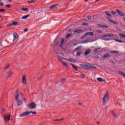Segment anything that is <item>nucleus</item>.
<instances>
[{
    "label": "nucleus",
    "mask_w": 125,
    "mask_h": 125,
    "mask_svg": "<svg viewBox=\"0 0 125 125\" xmlns=\"http://www.w3.org/2000/svg\"><path fill=\"white\" fill-rule=\"evenodd\" d=\"M103 106H106L109 101V92H106L103 98Z\"/></svg>",
    "instance_id": "nucleus-1"
},
{
    "label": "nucleus",
    "mask_w": 125,
    "mask_h": 125,
    "mask_svg": "<svg viewBox=\"0 0 125 125\" xmlns=\"http://www.w3.org/2000/svg\"><path fill=\"white\" fill-rule=\"evenodd\" d=\"M37 107V104L36 103H30L27 105L28 109H30L31 110H33V109H35Z\"/></svg>",
    "instance_id": "nucleus-2"
},
{
    "label": "nucleus",
    "mask_w": 125,
    "mask_h": 125,
    "mask_svg": "<svg viewBox=\"0 0 125 125\" xmlns=\"http://www.w3.org/2000/svg\"><path fill=\"white\" fill-rule=\"evenodd\" d=\"M94 35V33H93V32H87L81 37V39L83 40V39H84V38H86L87 36H93Z\"/></svg>",
    "instance_id": "nucleus-3"
},
{
    "label": "nucleus",
    "mask_w": 125,
    "mask_h": 125,
    "mask_svg": "<svg viewBox=\"0 0 125 125\" xmlns=\"http://www.w3.org/2000/svg\"><path fill=\"white\" fill-rule=\"evenodd\" d=\"M31 114V111H25L23 113H21L19 117L20 118H22L23 117H26L27 116H28V115H30Z\"/></svg>",
    "instance_id": "nucleus-4"
},
{
    "label": "nucleus",
    "mask_w": 125,
    "mask_h": 125,
    "mask_svg": "<svg viewBox=\"0 0 125 125\" xmlns=\"http://www.w3.org/2000/svg\"><path fill=\"white\" fill-rule=\"evenodd\" d=\"M3 117L4 118V122H9V120H10V115L3 114Z\"/></svg>",
    "instance_id": "nucleus-5"
},
{
    "label": "nucleus",
    "mask_w": 125,
    "mask_h": 125,
    "mask_svg": "<svg viewBox=\"0 0 125 125\" xmlns=\"http://www.w3.org/2000/svg\"><path fill=\"white\" fill-rule=\"evenodd\" d=\"M115 10L116 11V13H117L119 16H125V14L123 12L120 11V10L116 9Z\"/></svg>",
    "instance_id": "nucleus-6"
},
{
    "label": "nucleus",
    "mask_w": 125,
    "mask_h": 125,
    "mask_svg": "<svg viewBox=\"0 0 125 125\" xmlns=\"http://www.w3.org/2000/svg\"><path fill=\"white\" fill-rule=\"evenodd\" d=\"M26 78H27L26 75H24L22 76V83L23 84H27V80H26Z\"/></svg>",
    "instance_id": "nucleus-7"
},
{
    "label": "nucleus",
    "mask_w": 125,
    "mask_h": 125,
    "mask_svg": "<svg viewBox=\"0 0 125 125\" xmlns=\"http://www.w3.org/2000/svg\"><path fill=\"white\" fill-rule=\"evenodd\" d=\"M85 68H88V69H96V67L90 65V64H89V63L86 64Z\"/></svg>",
    "instance_id": "nucleus-8"
},
{
    "label": "nucleus",
    "mask_w": 125,
    "mask_h": 125,
    "mask_svg": "<svg viewBox=\"0 0 125 125\" xmlns=\"http://www.w3.org/2000/svg\"><path fill=\"white\" fill-rule=\"evenodd\" d=\"M84 30L82 29H78L73 31V33H76L77 34H82V33H83Z\"/></svg>",
    "instance_id": "nucleus-9"
},
{
    "label": "nucleus",
    "mask_w": 125,
    "mask_h": 125,
    "mask_svg": "<svg viewBox=\"0 0 125 125\" xmlns=\"http://www.w3.org/2000/svg\"><path fill=\"white\" fill-rule=\"evenodd\" d=\"M97 80V81H98V82H100V83H103L106 81V80L102 78H98Z\"/></svg>",
    "instance_id": "nucleus-10"
},
{
    "label": "nucleus",
    "mask_w": 125,
    "mask_h": 125,
    "mask_svg": "<svg viewBox=\"0 0 125 125\" xmlns=\"http://www.w3.org/2000/svg\"><path fill=\"white\" fill-rule=\"evenodd\" d=\"M57 6H58V4H54L50 7V9H57Z\"/></svg>",
    "instance_id": "nucleus-11"
},
{
    "label": "nucleus",
    "mask_w": 125,
    "mask_h": 125,
    "mask_svg": "<svg viewBox=\"0 0 125 125\" xmlns=\"http://www.w3.org/2000/svg\"><path fill=\"white\" fill-rule=\"evenodd\" d=\"M14 40L13 42H15V40H17V38H18V34L17 33H14Z\"/></svg>",
    "instance_id": "nucleus-12"
},
{
    "label": "nucleus",
    "mask_w": 125,
    "mask_h": 125,
    "mask_svg": "<svg viewBox=\"0 0 125 125\" xmlns=\"http://www.w3.org/2000/svg\"><path fill=\"white\" fill-rule=\"evenodd\" d=\"M7 74L8 78H10V77H11V75L13 74V72L11 71H8L7 72Z\"/></svg>",
    "instance_id": "nucleus-13"
},
{
    "label": "nucleus",
    "mask_w": 125,
    "mask_h": 125,
    "mask_svg": "<svg viewBox=\"0 0 125 125\" xmlns=\"http://www.w3.org/2000/svg\"><path fill=\"white\" fill-rule=\"evenodd\" d=\"M18 101V105L19 106H22L23 105V101L21 100H19Z\"/></svg>",
    "instance_id": "nucleus-14"
},
{
    "label": "nucleus",
    "mask_w": 125,
    "mask_h": 125,
    "mask_svg": "<svg viewBox=\"0 0 125 125\" xmlns=\"http://www.w3.org/2000/svg\"><path fill=\"white\" fill-rule=\"evenodd\" d=\"M10 67V64L8 63L7 65H6L4 68H3V70H8V69H9V67Z\"/></svg>",
    "instance_id": "nucleus-15"
},
{
    "label": "nucleus",
    "mask_w": 125,
    "mask_h": 125,
    "mask_svg": "<svg viewBox=\"0 0 125 125\" xmlns=\"http://www.w3.org/2000/svg\"><path fill=\"white\" fill-rule=\"evenodd\" d=\"M111 114L115 118H118V115H117V113H116V112L112 111H111Z\"/></svg>",
    "instance_id": "nucleus-16"
},
{
    "label": "nucleus",
    "mask_w": 125,
    "mask_h": 125,
    "mask_svg": "<svg viewBox=\"0 0 125 125\" xmlns=\"http://www.w3.org/2000/svg\"><path fill=\"white\" fill-rule=\"evenodd\" d=\"M90 50H86V51H85V52H84V55L85 56H87V55H88V54H89V53H90Z\"/></svg>",
    "instance_id": "nucleus-17"
},
{
    "label": "nucleus",
    "mask_w": 125,
    "mask_h": 125,
    "mask_svg": "<svg viewBox=\"0 0 125 125\" xmlns=\"http://www.w3.org/2000/svg\"><path fill=\"white\" fill-rule=\"evenodd\" d=\"M61 62L62 65H63V66H64V67H66V68H68V64L66 63H65L63 61H61Z\"/></svg>",
    "instance_id": "nucleus-18"
},
{
    "label": "nucleus",
    "mask_w": 125,
    "mask_h": 125,
    "mask_svg": "<svg viewBox=\"0 0 125 125\" xmlns=\"http://www.w3.org/2000/svg\"><path fill=\"white\" fill-rule=\"evenodd\" d=\"M108 56H110L109 53H106L103 56V58H107Z\"/></svg>",
    "instance_id": "nucleus-19"
},
{
    "label": "nucleus",
    "mask_w": 125,
    "mask_h": 125,
    "mask_svg": "<svg viewBox=\"0 0 125 125\" xmlns=\"http://www.w3.org/2000/svg\"><path fill=\"white\" fill-rule=\"evenodd\" d=\"M104 13H105V15H107V16H108V17H112V15H111V14L110 13H109V12H108L107 11H105Z\"/></svg>",
    "instance_id": "nucleus-20"
},
{
    "label": "nucleus",
    "mask_w": 125,
    "mask_h": 125,
    "mask_svg": "<svg viewBox=\"0 0 125 125\" xmlns=\"http://www.w3.org/2000/svg\"><path fill=\"white\" fill-rule=\"evenodd\" d=\"M107 37L109 38H113V37H114V34L113 33H108L107 34Z\"/></svg>",
    "instance_id": "nucleus-21"
},
{
    "label": "nucleus",
    "mask_w": 125,
    "mask_h": 125,
    "mask_svg": "<svg viewBox=\"0 0 125 125\" xmlns=\"http://www.w3.org/2000/svg\"><path fill=\"white\" fill-rule=\"evenodd\" d=\"M65 42V40L64 39H62L61 41V46H62L63 45V43H64Z\"/></svg>",
    "instance_id": "nucleus-22"
},
{
    "label": "nucleus",
    "mask_w": 125,
    "mask_h": 125,
    "mask_svg": "<svg viewBox=\"0 0 125 125\" xmlns=\"http://www.w3.org/2000/svg\"><path fill=\"white\" fill-rule=\"evenodd\" d=\"M42 75H41L38 78H37V81L38 82H40V81H41V80H42Z\"/></svg>",
    "instance_id": "nucleus-23"
},
{
    "label": "nucleus",
    "mask_w": 125,
    "mask_h": 125,
    "mask_svg": "<svg viewBox=\"0 0 125 125\" xmlns=\"http://www.w3.org/2000/svg\"><path fill=\"white\" fill-rule=\"evenodd\" d=\"M37 1L36 0H31L30 1H27L28 3H33L34 2H36Z\"/></svg>",
    "instance_id": "nucleus-24"
},
{
    "label": "nucleus",
    "mask_w": 125,
    "mask_h": 125,
    "mask_svg": "<svg viewBox=\"0 0 125 125\" xmlns=\"http://www.w3.org/2000/svg\"><path fill=\"white\" fill-rule=\"evenodd\" d=\"M15 100L16 101H18L19 100V95H16L15 96Z\"/></svg>",
    "instance_id": "nucleus-25"
},
{
    "label": "nucleus",
    "mask_w": 125,
    "mask_h": 125,
    "mask_svg": "<svg viewBox=\"0 0 125 125\" xmlns=\"http://www.w3.org/2000/svg\"><path fill=\"white\" fill-rule=\"evenodd\" d=\"M30 16V15H27L26 16H24L22 17H21V19H27V18H28V17H29Z\"/></svg>",
    "instance_id": "nucleus-26"
},
{
    "label": "nucleus",
    "mask_w": 125,
    "mask_h": 125,
    "mask_svg": "<svg viewBox=\"0 0 125 125\" xmlns=\"http://www.w3.org/2000/svg\"><path fill=\"white\" fill-rule=\"evenodd\" d=\"M70 65H71V66H72L73 69H74L75 70H76V71H78V67L74 66V64H73V63H71Z\"/></svg>",
    "instance_id": "nucleus-27"
},
{
    "label": "nucleus",
    "mask_w": 125,
    "mask_h": 125,
    "mask_svg": "<svg viewBox=\"0 0 125 125\" xmlns=\"http://www.w3.org/2000/svg\"><path fill=\"white\" fill-rule=\"evenodd\" d=\"M98 49H101V47H96L94 50V52H97V51H98Z\"/></svg>",
    "instance_id": "nucleus-28"
},
{
    "label": "nucleus",
    "mask_w": 125,
    "mask_h": 125,
    "mask_svg": "<svg viewBox=\"0 0 125 125\" xmlns=\"http://www.w3.org/2000/svg\"><path fill=\"white\" fill-rule=\"evenodd\" d=\"M119 74H120V75H122V76H124V77H125V73L122 72V71H119L118 72Z\"/></svg>",
    "instance_id": "nucleus-29"
},
{
    "label": "nucleus",
    "mask_w": 125,
    "mask_h": 125,
    "mask_svg": "<svg viewBox=\"0 0 125 125\" xmlns=\"http://www.w3.org/2000/svg\"><path fill=\"white\" fill-rule=\"evenodd\" d=\"M119 36L121 37V38H123V39H125V35L124 34H120Z\"/></svg>",
    "instance_id": "nucleus-30"
},
{
    "label": "nucleus",
    "mask_w": 125,
    "mask_h": 125,
    "mask_svg": "<svg viewBox=\"0 0 125 125\" xmlns=\"http://www.w3.org/2000/svg\"><path fill=\"white\" fill-rule=\"evenodd\" d=\"M111 23L115 24V25H119V23L118 22L113 21V20H112V21H111Z\"/></svg>",
    "instance_id": "nucleus-31"
},
{
    "label": "nucleus",
    "mask_w": 125,
    "mask_h": 125,
    "mask_svg": "<svg viewBox=\"0 0 125 125\" xmlns=\"http://www.w3.org/2000/svg\"><path fill=\"white\" fill-rule=\"evenodd\" d=\"M71 36H72V34L69 33V34L66 35L65 38L68 39V38H70V37H71Z\"/></svg>",
    "instance_id": "nucleus-32"
},
{
    "label": "nucleus",
    "mask_w": 125,
    "mask_h": 125,
    "mask_svg": "<svg viewBox=\"0 0 125 125\" xmlns=\"http://www.w3.org/2000/svg\"><path fill=\"white\" fill-rule=\"evenodd\" d=\"M82 53V51H79L77 52V56H81V54Z\"/></svg>",
    "instance_id": "nucleus-33"
},
{
    "label": "nucleus",
    "mask_w": 125,
    "mask_h": 125,
    "mask_svg": "<svg viewBox=\"0 0 125 125\" xmlns=\"http://www.w3.org/2000/svg\"><path fill=\"white\" fill-rule=\"evenodd\" d=\"M66 81V78H62L60 80V82H62V83H64Z\"/></svg>",
    "instance_id": "nucleus-34"
},
{
    "label": "nucleus",
    "mask_w": 125,
    "mask_h": 125,
    "mask_svg": "<svg viewBox=\"0 0 125 125\" xmlns=\"http://www.w3.org/2000/svg\"><path fill=\"white\" fill-rule=\"evenodd\" d=\"M68 61H69L70 62H74L75 63H76V61H75V60H72V59H68L67 60ZM75 61V62H74Z\"/></svg>",
    "instance_id": "nucleus-35"
},
{
    "label": "nucleus",
    "mask_w": 125,
    "mask_h": 125,
    "mask_svg": "<svg viewBox=\"0 0 125 125\" xmlns=\"http://www.w3.org/2000/svg\"><path fill=\"white\" fill-rule=\"evenodd\" d=\"M86 65V64H80V66L81 67H83L84 68H85Z\"/></svg>",
    "instance_id": "nucleus-36"
},
{
    "label": "nucleus",
    "mask_w": 125,
    "mask_h": 125,
    "mask_svg": "<svg viewBox=\"0 0 125 125\" xmlns=\"http://www.w3.org/2000/svg\"><path fill=\"white\" fill-rule=\"evenodd\" d=\"M21 10H22V11H28V10H29V9H28V8H22Z\"/></svg>",
    "instance_id": "nucleus-37"
},
{
    "label": "nucleus",
    "mask_w": 125,
    "mask_h": 125,
    "mask_svg": "<svg viewBox=\"0 0 125 125\" xmlns=\"http://www.w3.org/2000/svg\"><path fill=\"white\" fill-rule=\"evenodd\" d=\"M111 13L113 14V15H116V11H111Z\"/></svg>",
    "instance_id": "nucleus-38"
},
{
    "label": "nucleus",
    "mask_w": 125,
    "mask_h": 125,
    "mask_svg": "<svg viewBox=\"0 0 125 125\" xmlns=\"http://www.w3.org/2000/svg\"><path fill=\"white\" fill-rule=\"evenodd\" d=\"M18 24V22H14L12 23V25L14 26H16Z\"/></svg>",
    "instance_id": "nucleus-39"
},
{
    "label": "nucleus",
    "mask_w": 125,
    "mask_h": 125,
    "mask_svg": "<svg viewBox=\"0 0 125 125\" xmlns=\"http://www.w3.org/2000/svg\"><path fill=\"white\" fill-rule=\"evenodd\" d=\"M82 48V46H80L78 47H77L76 49H75V50H79V49H81Z\"/></svg>",
    "instance_id": "nucleus-40"
},
{
    "label": "nucleus",
    "mask_w": 125,
    "mask_h": 125,
    "mask_svg": "<svg viewBox=\"0 0 125 125\" xmlns=\"http://www.w3.org/2000/svg\"><path fill=\"white\" fill-rule=\"evenodd\" d=\"M82 25L83 26H89L88 23H82Z\"/></svg>",
    "instance_id": "nucleus-41"
},
{
    "label": "nucleus",
    "mask_w": 125,
    "mask_h": 125,
    "mask_svg": "<svg viewBox=\"0 0 125 125\" xmlns=\"http://www.w3.org/2000/svg\"><path fill=\"white\" fill-rule=\"evenodd\" d=\"M107 19L108 20V21H109V22H111H111H112V21H113V20H112L111 19H110V18H109V17H107Z\"/></svg>",
    "instance_id": "nucleus-42"
},
{
    "label": "nucleus",
    "mask_w": 125,
    "mask_h": 125,
    "mask_svg": "<svg viewBox=\"0 0 125 125\" xmlns=\"http://www.w3.org/2000/svg\"><path fill=\"white\" fill-rule=\"evenodd\" d=\"M30 112L31 113V114H32L33 115H36V114H37V112L36 111H30Z\"/></svg>",
    "instance_id": "nucleus-43"
},
{
    "label": "nucleus",
    "mask_w": 125,
    "mask_h": 125,
    "mask_svg": "<svg viewBox=\"0 0 125 125\" xmlns=\"http://www.w3.org/2000/svg\"><path fill=\"white\" fill-rule=\"evenodd\" d=\"M16 95H19V89L17 90Z\"/></svg>",
    "instance_id": "nucleus-44"
},
{
    "label": "nucleus",
    "mask_w": 125,
    "mask_h": 125,
    "mask_svg": "<svg viewBox=\"0 0 125 125\" xmlns=\"http://www.w3.org/2000/svg\"><path fill=\"white\" fill-rule=\"evenodd\" d=\"M5 6H6V7H8V8H10V7H11V5H10V4L6 5Z\"/></svg>",
    "instance_id": "nucleus-45"
},
{
    "label": "nucleus",
    "mask_w": 125,
    "mask_h": 125,
    "mask_svg": "<svg viewBox=\"0 0 125 125\" xmlns=\"http://www.w3.org/2000/svg\"><path fill=\"white\" fill-rule=\"evenodd\" d=\"M115 41H116V42H120V43L123 42V41H122L121 40H115Z\"/></svg>",
    "instance_id": "nucleus-46"
},
{
    "label": "nucleus",
    "mask_w": 125,
    "mask_h": 125,
    "mask_svg": "<svg viewBox=\"0 0 125 125\" xmlns=\"http://www.w3.org/2000/svg\"><path fill=\"white\" fill-rule=\"evenodd\" d=\"M101 28H109V27L106 25H102Z\"/></svg>",
    "instance_id": "nucleus-47"
},
{
    "label": "nucleus",
    "mask_w": 125,
    "mask_h": 125,
    "mask_svg": "<svg viewBox=\"0 0 125 125\" xmlns=\"http://www.w3.org/2000/svg\"><path fill=\"white\" fill-rule=\"evenodd\" d=\"M4 11H5V10L0 9V13L4 12Z\"/></svg>",
    "instance_id": "nucleus-48"
},
{
    "label": "nucleus",
    "mask_w": 125,
    "mask_h": 125,
    "mask_svg": "<svg viewBox=\"0 0 125 125\" xmlns=\"http://www.w3.org/2000/svg\"><path fill=\"white\" fill-rule=\"evenodd\" d=\"M62 58V59H63V60H66V61H68V60H69L68 59L65 58Z\"/></svg>",
    "instance_id": "nucleus-49"
},
{
    "label": "nucleus",
    "mask_w": 125,
    "mask_h": 125,
    "mask_svg": "<svg viewBox=\"0 0 125 125\" xmlns=\"http://www.w3.org/2000/svg\"><path fill=\"white\" fill-rule=\"evenodd\" d=\"M22 100L23 101H27V98H26L25 97H24L22 98Z\"/></svg>",
    "instance_id": "nucleus-50"
},
{
    "label": "nucleus",
    "mask_w": 125,
    "mask_h": 125,
    "mask_svg": "<svg viewBox=\"0 0 125 125\" xmlns=\"http://www.w3.org/2000/svg\"><path fill=\"white\" fill-rule=\"evenodd\" d=\"M1 111H2V112H5L6 109H5V108H2L1 109Z\"/></svg>",
    "instance_id": "nucleus-51"
},
{
    "label": "nucleus",
    "mask_w": 125,
    "mask_h": 125,
    "mask_svg": "<svg viewBox=\"0 0 125 125\" xmlns=\"http://www.w3.org/2000/svg\"><path fill=\"white\" fill-rule=\"evenodd\" d=\"M94 58H96L97 59H98V58H99V56L98 55L95 56Z\"/></svg>",
    "instance_id": "nucleus-52"
},
{
    "label": "nucleus",
    "mask_w": 125,
    "mask_h": 125,
    "mask_svg": "<svg viewBox=\"0 0 125 125\" xmlns=\"http://www.w3.org/2000/svg\"><path fill=\"white\" fill-rule=\"evenodd\" d=\"M102 37H103V38H107V37H108V35H107V34H106L105 35H103Z\"/></svg>",
    "instance_id": "nucleus-53"
},
{
    "label": "nucleus",
    "mask_w": 125,
    "mask_h": 125,
    "mask_svg": "<svg viewBox=\"0 0 125 125\" xmlns=\"http://www.w3.org/2000/svg\"><path fill=\"white\" fill-rule=\"evenodd\" d=\"M104 41H110V40L108 38H106L105 39H103Z\"/></svg>",
    "instance_id": "nucleus-54"
},
{
    "label": "nucleus",
    "mask_w": 125,
    "mask_h": 125,
    "mask_svg": "<svg viewBox=\"0 0 125 125\" xmlns=\"http://www.w3.org/2000/svg\"><path fill=\"white\" fill-rule=\"evenodd\" d=\"M81 77L84 78V77H85V75L83 74H81Z\"/></svg>",
    "instance_id": "nucleus-55"
},
{
    "label": "nucleus",
    "mask_w": 125,
    "mask_h": 125,
    "mask_svg": "<svg viewBox=\"0 0 125 125\" xmlns=\"http://www.w3.org/2000/svg\"><path fill=\"white\" fill-rule=\"evenodd\" d=\"M28 31H29V29H25L23 31H24L25 33H26V32H28Z\"/></svg>",
    "instance_id": "nucleus-56"
},
{
    "label": "nucleus",
    "mask_w": 125,
    "mask_h": 125,
    "mask_svg": "<svg viewBox=\"0 0 125 125\" xmlns=\"http://www.w3.org/2000/svg\"><path fill=\"white\" fill-rule=\"evenodd\" d=\"M112 53H116L117 54H118V51H112Z\"/></svg>",
    "instance_id": "nucleus-57"
},
{
    "label": "nucleus",
    "mask_w": 125,
    "mask_h": 125,
    "mask_svg": "<svg viewBox=\"0 0 125 125\" xmlns=\"http://www.w3.org/2000/svg\"><path fill=\"white\" fill-rule=\"evenodd\" d=\"M87 18L88 19H91V16H88L87 17Z\"/></svg>",
    "instance_id": "nucleus-58"
},
{
    "label": "nucleus",
    "mask_w": 125,
    "mask_h": 125,
    "mask_svg": "<svg viewBox=\"0 0 125 125\" xmlns=\"http://www.w3.org/2000/svg\"><path fill=\"white\" fill-rule=\"evenodd\" d=\"M0 6H3V3L0 2Z\"/></svg>",
    "instance_id": "nucleus-59"
},
{
    "label": "nucleus",
    "mask_w": 125,
    "mask_h": 125,
    "mask_svg": "<svg viewBox=\"0 0 125 125\" xmlns=\"http://www.w3.org/2000/svg\"><path fill=\"white\" fill-rule=\"evenodd\" d=\"M97 26H98L100 28H101V27H102V25H101V24H97Z\"/></svg>",
    "instance_id": "nucleus-60"
},
{
    "label": "nucleus",
    "mask_w": 125,
    "mask_h": 125,
    "mask_svg": "<svg viewBox=\"0 0 125 125\" xmlns=\"http://www.w3.org/2000/svg\"><path fill=\"white\" fill-rule=\"evenodd\" d=\"M11 26H13V24H12V23L8 25V27H11Z\"/></svg>",
    "instance_id": "nucleus-61"
},
{
    "label": "nucleus",
    "mask_w": 125,
    "mask_h": 125,
    "mask_svg": "<svg viewBox=\"0 0 125 125\" xmlns=\"http://www.w3.org/2000/svg\"><path fill=\"white\" fill-rule=\"evenodd\" d=\"M78 105H83V104L82 103H79L78 104Z\"/></svg>",
    "instance_id": "nucleus-62"
},
{
    "label": "nucleus",
    "mask_w": 125,
    "mask_h": 125,
    "mask_svg": "<svg viewBox=\"0 0 125 125\" xmlns=\"http://www.w3.org/2000/svg\"><path fill=\"white\" fill-rule=\"evenodd\" d=\"M59 83V81H56V82H55V83H56V84H57V83Z\"/></svg>",
    "instance_id": "nucleus-63"
},
{
    "label": "nucleus",
    "mask_w": 125,
    "mask_h": 125,
    "mask_svg": "<svg viewBox=\"0 0 125 125\" xmlns=\"http://www.w3.org/2000/svg\"><path fill=\"white\" fill-rule=\"evenodd\" d=\"M88 29L89 31H91V30H92L91 27H88Z\"/></svg>",
    "instance_id": "nucleus-64"
}]
</instances>
